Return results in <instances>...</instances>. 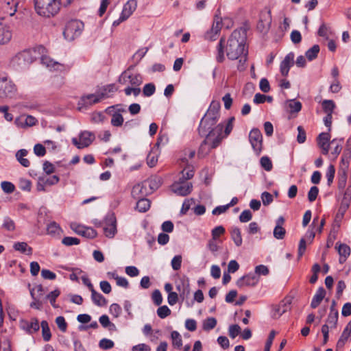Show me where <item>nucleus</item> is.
Returning a JSON list of instances; mask_svg holds the SVG:
<instances>
[{
    "label": "nucleus",
    "mask_w": 351,
    "mask_h": 351,
    "mask_svg": "<svg viewBox=\"0 0 351 351\" xmlns=\"http://www.w3.org/2000/svg\"><path fill=\"white\" fill-rule=\"evenodd\" d=\"M246 33L241 29L234 30L228 40L226 47V56L228 59L238 60L237 69L239 71H244L246 68L247 49L245 48Z\"/></svg>",
    "instance_id": "f257e3e1"
},
{
    "label": "nucleus",
    "mask_w": 351,
    "mask_h": 351,
    "mask_svg": "<svg viewBox=\"0 0 351 351\" xmlns=\"http://www.w3.org/2000/svg\"><path fill=\"white\" fill-rule=\"evenodd\" d=\"M220 103L217 101H213L210 106L200 121L198 128L199 135L204 136L208 134L210 131L214 129V127L218 121L220 117Z\"/></svg>",
    "instance_id": "f03ea898"
},
{
    "label": "nucleus",
    "mask_w": 351,
    "mask_h": 351,
    "mask_svg": "<svg viewBox=\"0 0 351 351\" xmlns=\"http://www.w3.org/2000/svg\"><path fill=\"white\" fill-rule=\"evenodd\" d=\"M45 51V48L40 46L35 49L24 50L14 56L11 61V66L16 70H23L29 67L38 58V55Z\"/></svg>",
    "instance_id": "7ed1b4c3"
},
{
    "label": "nucleus",
    "mask_w": 351,
    "mask_h": 351,
    "mask_svg": "<svg viewBox=\"0 0 351 351\" xmlns=\"http://www.w3.org/2000/svg\"><path fill=\"white\" fill-rule=\"evenodd\" d=\"M223 125L218 124L205 136L206 138L199 148L197 153L198 157H205L210 152L211 149H215L219 145L223 139Z\"/></svg>",
    "instance_id": "20e7f679"
},
{
    "label": "nucleus",
    "mask_w": 351,
    "mask_h": 351,
    "mask_svg": "<svg viewBox=\"0 0 351 351\" xmlns=\"http://www.w3.org/2000/svg\"><path fill=\"white\" fill-rule=\"evenodd\" d=\"M60 0H34L35 10L44 17L56 15L60 9Z\"/></svg>",
    "instance_id": "39448f33"
},
{
    "label": "nucleus",
    "mask_w": 351,
    "mask_h": 351,
    "mask_svg": "<svg viewBox=\"0 0 351 351\" xmlns=\"http://www.w3.org/2000/svg\"><path fill=\"white\" fill-rule=\"evenodd\" d=\"M17 93L15 83L7 75H0V99H14Z\"/></svg>",
    "instance_id": "423d86ee"
},
{
    "label": "nucleus",
    "mask_w": 351,
    "mask_h": 351,
    "mask_svg": "<svg viewBox=\"0 0 351 351\" xmlns=\"http://www.w3.org/2000/svg\"><path fill=\"white\" fill-rule=\"evenodd\" d=\"M83 29L84 23L82 21L71 20L66 24L63 35L67 40L71 41L81 35Z\"/></svg>",
    "instance_id": "0eeeda50"
},
{
    "label": "nucleus",
    "mask_w": 351,
    "mask_h": 351,
    "mask_svg": "<svg viewBox=\"0 0 351 351\" xmlns=\"http://www.w3.org/2000/svg\"><path fill=\"white\" fill-rule=\"evenodd\" d=\"M133 66H130L124 71L119 78V82L122 84H130L132 86H139L143 83L141 75L132 71Z\"/></svg>",
    "instance_id": "6e6552de"
},
{
    "label": "nucleus",
    "mask_w": 351,
    "mask_h": 351,
    "mask_svg": "<svg viewBox=\"0 0 351 351\" xmlns=\"http://www.w3.org/2000/svg\"><path fill=\"white\" fill-rule=\"evenodd\" d=\"M249 140L255 152L259 154L263 146V136L257 128L252 129L249 134Z\"/></svg>",
    "instance_id": "1a4fd4ad"
},
{
    "label": "nucleus",
    "mask_w": 351,
    "mask_h": 351,
    "mask_svg": "<svg viewBox=\"0 0 351 351\" xmlns=\"http://www.w3.org/2000/svg\"><path fill=\"white\" fill-rule=\"evenodd\" d=\"M104 234L108 238H113L117 233V220L113 215H109L105 219L103 227Z\"/></svg>",
    "instance_id": "9d476101"
},
{
    "label": "nucleus",
    "mask_w": 351,
    "mask_h": 351,
    "mask_svg": "<svg viewBox=\"0 0 351 351\" xmlns=\"http://www.w3.org/2000/svg\"><path fill=\"white\" fill-rule=\"evenodd\" d=\"M95 139V135L90 132H82L80 135V140L73 138L72 143L79 149H82L89 146Z\"/></svg>",
    "instance_id": "9b49d317"
},
{
    "label": "nucleus",
    "mask_w": 351,
    "mask_h": 351,
    "mask_svg": "<svg viewBox=\"0 0 351 351\" xmlns=\"http://www.w3.org/2000/svg\"><path fill=\"white\" fill-rule=\"evenodd\" d=\"M193 185L191 182H175L171 185L172 191L181 196H186L191 193Z\"/></svg>",
    "instance_id": "f8f14e48"
},
{
    "label": "nucleus",
    "mask_w": 351,
    "mask_h": 351,
    "mask_svg": "<svg viewBox=\"0 0 351 351\" xmlns=\"http://www.w3.org/2000/svg\"><path fill=\"white\" fill-rule=\"evenodd\" d=\"M17 5L16 0H2L0 3V9L5 14L12 16L17 10Z\"/></svg>",
    "instance_id": "ddd939ff"
},
{
    "label": "nucleus",
    "mask_w": 351,
    "mask_h": 351,
    "mask_svg": "<svg viewBox=\"0 0 351 351\" xmlns=\"http://www.w3.org/2000/svg\"><path fill=\"white\" fill-rule=\"evenodd\" d=\"M20 327L27 333L33 334L39 330L40 325L38 320L33 317L30 320H21Z\"/></svg>",
    "instance_id": "4468645a"
},
{
    "label": "nucleus",
    "mask_w": 351,
    "mask_h": 351,
    "mask_svg": "<svg viewBox=\"0 0 351 351\" xmlns=\"http://www.w3.org/2000/svg\"><path fill=\"white\" fill-rule=\"evenodd\" d=\"M330 135L328 132H322L319 134L317 137V145L322 149V153L324 155H327L329 152Z\"/></svg>",
    "instance_id": "2eb2a0df"
},
{
    "label": "nucleus",
    "mask_w": 351,
    "mask_h": 351,
    "mask_svg": "<svg viewBox=\"0 0 351 351\" xmlns=\"http://www.w3.org/2000/svg\"><path fill=\"white\" fill-rule=\"evenodd\" d=\"M294 64V53L293 52L289 53L284 60L281 62L280 65V73L282 76L287 77L289 74L290 68Z\"/></svg>",
    "instance_id": "dca6fc26"
},
{
    "label": "nucleus",
    "mask_w": 351,
    "mask_h": 351,
    "mask_svg": "<svg viewBox=\"0 0 351 351\" xmlns=\"http://www.w3.org/2000/svg\"><path fill=\"white\" fill-rule=\"evenodd\" d=\"M41 64L45 66L51 71H62L64 69V64L56 62L51 58L47 56H43L40 59Z\"/></svg>",
    "instance_id": "f3484780"
},
{
    "label": "nucleus",
    "mask_w": 351,
    "mask_h": 351,
    "mask_svg": "<svg viewBox=\"0 0 351 351\" xmlns=\"http://www.w3.org/2000/svg\"><path fill=\"white\" fill-rule=\"evenodd\" d=\"M258 281L259 278L255 274H249L240 278L237 282V285L239 287H243L245 286L254 287Z\"/></svg>",
    "instance_id": "a211bd4d"
},
{
    "label": "nucleus",
    "mask_w": 351,
    "mask_h": 351,
    "mask_svg": "<svg viewBox=\"0 0 351 351\" xmlns=\"http://www.w3.org/2000/svg\"><path fill=\"white\" fill-rule=\"evenodd\" d=\"M150 194L147 186H145V182L138 184L133 186L132 190V195L135 199L143 197L144 196Z\"/></svg>",
    "instance_id": "6ab92c4d"
},
{
    "label": "nucleus",
    "mask_w": 351,
    "mask_h": 351,
    "mask_svg": "<svg viewBox=\"0 0 351 351\" xmlns=\"http://www.w3.org/2000/svg\"><path fill=\"white\" fill-rule=\"evenodd\" d=\"M176 289L179 292L180 297L184 300L190 295V287L189 280H181L176 285Z\"/></svg>",
    "instance_id": "aec40b11"
},
{
    "label": "nucleus",
    "mask_w": 351,
    "mask_h": 351,
    "mask_svg": "<svg viewBox=\"0 0 351 351\" xmlns=\"http://www.w3.org/2000/svg\"><path fill=\"white\" fill-rule=\"evenodd\" d=\"M137 7V1L136 0H129L124 5L123 10L121 12L122 18L123 19H128L132 13L136 10Z\"/></svg>",
    "instance_id": "412c9836"
},
{
    "label": "nucleus",
    "mask_w": 351,
    "mask_h": 351,
    "mask_svg": "<svg viewBox=\"0 0 351 351\" xmlns=\"http://www.w3.org/2000/svg\"><path fill=\"white\" fill-rule=\"evenodd\" d=\"M12 33L8 26L0 24V45L9 43L12 38Z\"/></svg>",
    "instance_id": "4be33fe9"
},
{
    "label": "nucleus",
    "mask_w": 351,
    "mask_h": 351,
    "mask_svg": "<svg viewBox=\"0 0 351 351\" xmlns=\"http://www.w3.org/2000/svg\"><path fill=\"white\" fill-rule=\"evenodd\" d=\"M290 309V301H282L278 306H276L274 308L273 317L274 318H278L282 314L286 313L287 311Z\"/></svg>",
    "instance_id": "5701e85b"
},
{
    "label": "nucleus",
    "mask_w": 351,
    "mask_h": 351,
    "mask_svg": "<svg viewBox=\"0 0 351 351\" xmlns=\"http://www.w3.org/2000/svg\"><path fill=\"white\" fill-rule=\"evenodd\" d=\"M145 186H147L149 193H153L158 189L161 185V179L158 177H152L144 181Z\"/></svg>",
    "instance_id": "b1692460"
},
{
    "label": "nucleus",
    "mask_w": 351,
    "mask_h": 351,
    "mask_svg": "<svg viewBox=\"0 0 351 351\" xmlns=\"http://www.w3.org/2000/svg\"><path fill=\"white\" fill-rule=\"evenodd\" d=\"M336 248H337L338 253L339 254V263L343 264L350 256V248L346 244H340L338 247L336 246Z\"/></svg>",
    "instance_id": "393cba45"
},
{
    "label": "nucleus",
    "mask_w": 351,
    "mask_h": 351,
    "mask_svg": "<svg viewBox=\"0 0 351 351\" xmlns=\"http://www.w3.org/2000/svg\"><path fill=\"white\" fill-rule=\"evenodd\" d=\"M326 295V291L323 287H319L315 295L313 298V300L311 303V306L313 308H317L321 302L323 300Z\"/></svg>",
    "instance_id": "a878e982"
},
{
    "label": "nucleus",
    "mask_w": 351,
    "mask_h": 351,
    "mask_svg": "<svg viewBox=\"0 0 351 351\" xmlns=\"http://www.w3.org/2000/svg\"><path fill=\"white\" fill-rule=\"evenodd\" d=\"M222 27V22L221 19H217L215 20L210 32L206 34L207 38L210 40H215L216 35L220 32Z\"/></svg>",
    "instance_id": "bb28decb"
},
{
    "label": "nucleus",
    "mask_w": 351,
    "mask_h": 351,
    "mask_svg": "<svg viewBox=\"0 0 351 351\" xmlns=\"http://www.w3.org/2000/svg\"><path fill=\"white\" fill-rule=\"evenodd\" d=\"M194 176L193 167L187 165L181 171V176L176 182H189L187 180L191 179Z\"/></svg>",
    "instance_id": "cd10ccee"
},
{
    "label": "nucleus",
    "mask_w": 351,
    "mask_h": 351,
    "mask_svg": "<svg viewBox=\"0 0 351 351\" xmlns=\"http://www.w3.org/2000/svg\"><path fill=\"white\" fill-rule=\"evenodd\" d=\"M114 92V86L113 84H109L100 88L97 92V95L99 97V100L104 98L109 97Z\"/></svg>",
    "instance_id": "c85d7f7f"
},
{
    "label": "nucleus",
    "mask_w": 351,
    "mask_h": 351,
    "mask_svg": "<svg viewBox=\"0 0 351 351\" xmlns=\"http://www.w3.org/2000/svg\"><path fill=\"white\" fill-rule=\"evenodd\" d=\"M91 298L95 304L99 306H104L107 304L106 299L95 289L91 291Z\"/></svg>",
    "instance_id": "c756f323"
},
{
    "label": "nucleus",
    "mask_w": 351,
    "mask_h": 351,
    "mask_svg": "<svg viewBox=\"0 0 351 351\" xmlns=\"http://www.w3.org/2000/svg\"><path fill=\"white\" fill-rule=\"evenodd\" d=\"M80 101L83 105H93L100 101L97 93L89 94L81 97Z\"/></svg>",
    "instance_id": "7c9ffc66"
},
{
    "label": "nucleus",
    "mask_w": 351,
    "mask_h": 351,
    "mask_svg": "<svg viewBox=\"0 0 351 351\" xmlns=\"http://www.w3.org/2000/svg\"><path fill=\"white\" fill-rule=\"evenodd\" d=\"M338 317V311L336 308H332V311H330L326 324H328L330 328H336Z\"/></svg>",
    "instance_id": "2f4dec72"
},
{
    "label": "nucleus",
    "mask_w": 351,
    "mask_h": 351,
    "mask_svg": "<svg viewBox=\"0 0 351 351\" xmlns=\"http://www.w3.org/2000/svg\"><path fill=\"white\" fill-rule=\"evenodd\" d=\"M47 234L51 237H59L62 232L60 226L55 221L51 222L47 227Z\"/></svg>",
    "instance_id": "473e14b6"
},
{
    "label": "nucleus",
    "mask_w": 351,
    "mask_h": 351,
    "mask_svg": "<svg viewBox=\"0 0 351 351\" xmlns=\"http://www.w3.org/2000/svg\"><path fill=\"white\" fill-rule=\"evenodd\" d=\"M27 151L26 149H22L19 150L16 154V158L19 163L25 167H28L30 165V162L27 158H25V156L27 155Z\"/></svg>",
    "instance_id": "72a5a7b5"
},
{
    "label": "nucleus",
    "mask_w": 351,
    "mask_h": 351,
    "mask_svg": "<svg viewBox=\"0 0 351 351\" xmlns=\"http://www.w3.org/2000/svg\"><path fill=\"white\" fill-rule=\"evenodd\" d=\"M231 238L233 240L234 244L239 247L242 245V237L241 230L237 227H232L230 230Z\"/></svg>",
    "instance_id": "f704fd0d"
},
{
    "label": "nucleus",
    "mask_w": 351,
    "mask_h": 351,
    "mask_svg": "<svg viewBox=\"0 0 351 351\" xmlns=\"http://www.w3.org/2000/svg\"><path fill=\"white\" fill-rule=\"evenodd\" d=\"M350 158L351 151L350 149H346L342 154L340 162L341 170H347L348 169Z\"/></svg>",
    "instance_id": "c9c22d12"
},
{
    "label": "nucleus",
    "mask_w": 351,
    "mask_h": 351,
    "mask_svg": "<svg viewBox=\"0 0 351 351\" xmlns=\"http://www.w3.org/2000/svg\"><path fill=\"white\" fill-rule=\"evenodd\" d=\"M111 115L110 123L114 127H121L122 126L124 119L121 114L119 112L112 111L111 113H109Z\"/></svg>",
    "instance_id": "e433bc0d"
},
{
    "label": "nucleus",
    "mask_w": 351,
    "mask_h": 351,
    "mask_svg": "<svg viewBox=\"0 0 351 351\" xmlns=\"http://www.w3.org/2000/svg\"><path fill=\"white\" fill-rule=\"evenodd\" d=\"M14 248L16 251H19L22 253L27 254H32V248L29 247L27 243L25 242H17L14 244Z\"/></svg>",
    "instance_id": "4c0bfd02"
},
{
    "label": "nucleus",
    "mask_w": 351,
    "mask_h": 351,
    "mask_svg": "<svg viewBox=\"0 0 351 351\" xmlns=\"http://www.w3.org/2000/svg\"><path fill=\"white\" fill-rule=\"evenodd\" d=\"M149 207L150 202L148 199L143 197L138 198L136 208L139 212L145 213L149 208Z\"/></svg>",
    "instance_id": "58836bf2"
},
{
    "label": "nucleus",
    "mask_w": 351,
    "mask_h": 351,
    "mask_svg": "<svg viewBox=\"0 0 351 351\" xmlns=\"http://www.w3.org/2000/svg\"><path fill=\"white\" fill-rule=\"evenodd\" d=\"M224 41H225L224 38H221L219 40V43L217 45V56H216V60L218 62H220V63L223 62L225 60L224 51H223Z\"/></svg>",
    "instance_id": "ea45409f"
},
{
    "label": "nucleus",
    "mask_w": 351,
    "mask_h": 351,
    "mask_svg": "<svg viewBox=\"0 0 351 351\" xmlns=\"http://www.w3.org/2000/svg\"><path fill=\"white\" fill-rule=\"evenodd\" d=\"M234 120H235L234 117H230L225 123H221V125H223V130L224 129V133L223 134L222 133L223 138L228 136L232 132V130L233 129Z\"/></svg>",
    "instance_id": "a19ab883"
},
{
    "label": "nucleus",
    "mask_w": 351,
    "mask_h": 351,
    "mask_svg": "<svg viewBox=\"0 0 351 351\" xmlns=\"http://www.w3.org/2000/svg\"><path fill=\"white\" fill-rule=\"evenodd\" d=\"M350 337H351V332L349 331V330L344 328L340 338L337 343V348H343Z\"/></svg>",
    "instance_id": "79ce46f5"
},
{
    "label": "nucleus",
    "mask_w": 351,
    "mask_h": 351,
    "mask_svg": "<svg viewBox=\"0 0 351 351\" xmlns=\"http://www.w3.org/2000/svg\"><path fill=\"white\" fill-rule=\"evenodd\" d=\"M288 108H289L290 112L298 113L301 110L302 104L299 101L295 99H290L287 101Z\"/></svg>",
    "instance_id": "37998d69"
},
{
    "label": "nucleus",
    "mask_w": 351,
    "mask_h": 351,
    "mask_svg": "<svg viewBox=\"0 0 351 351\" xmlns=\"http://www.w3.org/2000/svg\"><path fill=\"white\" fill-rule=\"evenodd\" d=\"M319 52V46L318 45H314L311 48L306 52V57L309 61H312L315 59Z\"/></svg>",
    "instance_id": "c03bdc74"
},
{
    "label": "nucleus",
    "mask_w": 351,
    "mask_h": 351,
    "mask_svg": "<svg viewBox=\"0 0 351 351\" xmlns=\"http://www.w3.org/2000/svg\"><path fill=\"white\" fill-rule=\"evenodd\" d=\"M172 345L173 347L180 349L182 346V339L180 334L177 331H173L171 334Z\"/></svg>",
    "instance_id": "a18cd8bd"
},
{
    "label": "nucleus",
    "mask_w": 351,
    "mask_h": 351,
    "mask_svg": "<svg viewBox=\"0 0 351 351\" xmlns=\"http://www.w3.org/2000/svg\"><path fill=\"white\" fill-rule=\"evenodd\" d=\"M322 108L326 114H332L335 104L332 100L325 99L322 103Z\"/></svg>",
    "instance_id": "49530a36"
},
{
    "label": "nucleus",
    "mask_w": 351,
    "mask_h": 351,
    "mask_svg": "<svg viewBox=\"0 0 351 351\" xmlns=\"http://www.w3.org/2000/svg\"><path fill=\"white\" fill-rule=\"evenodd\" d=\"M99 320L101 326L104 328H108L109 330H114L116 329L115 325L110 322L108 316L103 315L99 317Z\"/></svg>",
    "instance_id": "de8ad7c7"
},
{
    "label": "nucleus",
    "mask_w": 351,
    "mask_h": 351,
    "mask_svg": "<svg viewBox=\"0 0 351 351\" xmlns=\"http://www.w3.org/2000/svg\"><path fill=\"white\" fill-rule=\"evenodd\" d=\"M40 326L42 328V335L43 339L45 341H48L50 340L51 337L50 329L47 321H42L40 324Z\"/></svg>",
    "instance_id": "09e8293b"
},
{
    "label": "nucleus",
    "mask_w": 351,
    "mask_h": 351,
    "mask_svg": "<svg viewBox=\"0 0 351 351\" xmlns=\"http://www.w3.org/2000/svg\"><path fill=\"white\" fill-rule=\"evenodd\" d=\"M217 325V319L215 317H208L204 320L202 328L206 331L213 329Z\"/></svg>",
    "instance_id": "8fccbe9b"
},
{
    "label": "nucleus",
    "mask_w": 351,
    "mask_h": 351,
    "mask_svg": "<svg viewBox=\"0 0 351 351\" xmlns=\"http://www.w3.org/2000/svg\"><path fill=\"white\" fill-rule=\"evenodd\" d=\"M285 234V229L280 224H276L274 230V237L276 239H284Z\"/></svg>",
    "instance_id": "3c124183"
},
{
    "label": "nucleus",
    "mask_w": 351,
    "mask_h": 351,
    "mask_svg": "<svg viewBox=\"0 0 351 351\" xmlns=\"http://www.w3.org/2000/svg\"><path fill=\"white\" fill-rule=\"evenodd\" d=\"M0 351H12L10 341L6 337L0 339Z\"/></svg>",
    "instance_id": "603ef678"
},
{
    "label": "nucleus",
    "mask_w": 351,
    "mask_h": 351,
    "mask_svg": "<svg viewBox=\"0 0 351 351\" xmlns=\"http://www.w3.org/2000/svg\"><path fill=\"white\" fill-rule=\"evenodd\" d=\"M156 91L155 85L153 83L146 84L143 88V95L150 97L154 94Z\"/></svg>",
    "instance_id": "864d4df0"
},
{
    "label": "nucleus",
    "mask_w": 351,
    "mask_h": 351,
    "mask_svg": "<svg viewBox=\"0 0 351 351\" xmlns=\"http://www.w3.org/2000/svg\"><path fill=\"white\" fill-rule=\"evenodd\" d=\"M330 144L335 145L331 152V154L333 155L335 158H337V156L341 153L342 149L341 141H338L337 139H333L330 141Z\"/></svg>",
    "instance_id": "5fc2aeb1"
},
{
    "label": "nucleus",
    "mask_w": 351,
    "mask_h": 351,
    "mask_svg": "<svg viewBox=\"0 0 351 351\" xmlns=\"http://www.w3.org/2000/svg\"><path fill=\"white\" fill-rule=\"evenodd\" d=\"M2 227L8 231H13L15 229V223L12 219L6 217L3 219Z\"/></svg>",
    "instance_id": "6e6d98bb"
},
{
    "label": "nucleus",
    "mask_w": 351,
    "mask_h": 351,
    "mask_svg": "<svg viewBox=\"0 0 351 351\" xmlns=\"http://www.w3.org/2000/svg\"><path fill=\"white\" fill-rule=\"evenodd\" d=\"M99 347L103 350H109L114 347V342L108 339L104 338L99 343Z\"/></svg>",
    "instance_id": "4d7b16f0"
},
{
    "label": "nucleus",
    "mask_w": 351,
    "mask_h": 351,
    "mask_svg": "<svg viewBox=\"0 0 351 351\" xmlns=\"http://www.w3.org/2000/svg\"><path fill=\"white\" fill-rule=\"evenodd\" d=\"M171 314V310L166 305L159 307L157 310V315L161 319L167 317Z\"/></svg>",
    "instance_id": "13d9d810"
},
{
    "label": "nucleus",
    "mask_w": 351,
    "mask_h": 351,
    "mask_svg": "<svg viewBox=\"0 0 351 351\" xmlns=\"http://www.w3.org/2000/svg\"><path fill=\"white\" fill-rule=\"evenodd\" d=\"M182 259V258L181 255H176L172 258L171 265L173 270L178 271L180 269Z\"/></svg>",
    "instance_id": "bf43d9fd"
},
{
    "label": "nucleus",
    "mask_w": 351,
    "mask_h": 351,
    "mask_svg": "<svg viewBox=\"0 0 351 351\" xmlns=\"http://www.w3.org/2000/svg\"><path fill=\"white\" fill-rule=\"evenodd\" d=\"M260 162H261V165L262 167L265 170H266L267 171H269L271 170V169H272V163H271V161L269 159V158H268L267 156H263L261 158Z\"/></svg>",
    "instance_id": "052dcab7"
},
{
    "label": "nucleus",
    "mask_w": 351,
    "mask_h": 351,
    "mask_svg": "<svg viewBox=\"0 0 351 351\" xmlns=\"http://www.w3.org/2000/svg\"><path fill=\"white\" fill-rule=\"evenodd\" d=\"M241 327L237 324L231 325L229 326L228 333L232 339H234L240 332Z\"/></svg>",
    "instance_id": "680f3d73"
},
{
    "label": "nucleus",
    "mask_w": 351,
    "mask_h": 351,
    "mask_svg": "<svg viewBox=\"0 0 351 351\" xmlns=\"http://www.w3.org/2000/svg\"><path fill=\"white\" fill-rule=\"evenodd\" d=\"M62 243L66 246L78 245L80 243V239L76 237H66L63 238Z\"/></svg>",
    "instance_id": "e2e57ef3"
},
{
    "label": "nucleus",
    "mask_w": 351,
    "mask_h": 351,
    "mask_svg": "<svg viewBox=\"0 0 351 351\" xmlns=\"http://www.w3.org/2000/svg\"><path fill=\"white\" fill-rule=\"evenodd\" d=\"M158 162V156L156 154H154L152 151L147 157V164L149 167H153L156 166Z\"/></svg>",
    "instance_id": "0e129e2a"
},
{
    "label": "nucleus",
    "mask_w": 351,
    "mask_h": 351,
    "mask_svg": "<svg viewBox=\"0 0 351 351\" xmlns=\"http://www.w3.org/2000/svg\"><path fill=\"white\" fill-rule=\"evenodd\" d=\"M56 323L62 332H65L67 328V324L65 319L62 316L57 317L56 319Z\"/></svg>",
    "instance_id": "69168bd1"
},
{
    "label": "nucleus",
    "mask_w": 351,
    "mask_h": 351,
    "mask_svg": "<svg viewBox=\"0 0 351 351\" xmlns=\"http://www.w3.org/2000/svg\"><path fill=\"white\" fill-rule=\"evenodd\" d=\"M32 183L31 182L25 178H21L19 180V188L21 190L29 191L31 190Z\"/></svg>",
    "instance_id": "338daca9"
},
{
    "label": "nucleus",
    "mask_w": 351,
    "mask_h": 351,
    "mask_svg": "<svg viewBox=\"0 0 351 351\" xmlns=\"http://www.w3.org/2000/svg\"><path fill=\"white\" fill-rule=\"evenodd\" d=\"M152 298L154 303L156 306L160 305L162 302V297L161 293L158 289L154 291V292L152 293Z\"/></svg>",
    "instance_id": "774afa93"
}]
</instances>
